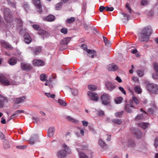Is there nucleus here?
Returning a JSON list of instances; mask_svg holds the SVG:
<instances>
[{
    "label": "nucleus",
    "mask_w": 158,
    "mask_h": 158,
    "mask_svg": "<svg viewBox=\"0 0 158 158\" xmlns=\"http://www.w3.org/2000/svg\"><path fill=\"white\" fill-rule=\"evenodd\" d=\"M80 158H88V156L85 153L82 152L79 153Z\"/></svg>",
    "instance_id": "obj_49"
},
{
    "label": "nucleus",
    "mask_w": 158,
    "mask_h": 158,
    "mask_svg": "<svg viewBox=\"0 0 158 158\" xmlns=\"http://www.w3.org/2000/svg\"><path fill=\"white\" fill-rule=\"evenodd\" d=\"M107 89L109 91H112L115 88V85L112 82L107 81L105 84Z\"/></svg>",
    "instance_id": "obj_12"
},
{
    "label": "nucleus",
    "mask_w": 158,
    "mask_h": 158,
    "mask_svg": "<svg viewBox=\"0 0 158 158\" xmlns=\"http://www.w3.org/2000/svg\"><path fill=\"white\" fill-rule=\"evenodd\" d=\"M98 144L102 148H104L106 146L105 143L101 139H99Z\"/></svg>",
    "instance_id": "obj_31"
},
{
    "label": "nucleus",
    "mask_w": 158,
    "mask_h": 158,
    "mask_svg": "<svg viewBox=\"0 0 158 158\" xmlns=\"http://www.w3.org/2000/svg\"><path fill=\"white\" fill-rule=\"evenodd\" d=\"M71 40V38L70 37L64 38L60 41V43L61 45L67 44Z\"/></svg>",
    "instance_id": "obj_19"
},
{
    "label": "nucleus",
    "mask_w": 158,
    "mask_h": 158,
    "mask_svg": "<svg viewBox=\"0 0 158 158\" xmlns=\"http://www.w3.org/2000/svg\"><path fill=\"white\" fill-rule=\"evenodd\" d=\"M67 118H68L69 120L72 122L77 123L78 122V121L77 120L69 116Z\"/></svg>",
    "instance_id": "obj_51"
},
{
    "label": "nucleus",
    "mask_w": 158,
    "mask_h": 158,
    "mask_svg": "<svg viewBox=\"0 0 158 158\" xmlns=\"http://www.w3.org/2000/svg\"><path fill=\"white\" fill-rule=\"evenodd\" d=\"M102 103L104 105H107L110 102V97L107 94H104L101 97Z\"/></svg>",
    "instance_id": "obj_4"
},
{
    "label": "nucleus",
    "mask_w": 158,
    "mask_h": 158,
    "mask_svg": "<svg viewBox=\"0 0 158 158\" xmlns=\"http://www.w3.org/2000/svg\"><path fill=\"white\" fill-rule=\"evenodd\" d=\"M63 148L66 153L69 154L71 152V150L65 144H64L63 145Z\"/></svg>",
    "instance_id": "obj_32"
},
{
    "label": "nucleus",
    "mask_w": 158,
    "mask_h": 158,
    "mask_svg": "<svg viewBox=\"0 0 158 158\" xmlns=\"http://www.w3.org/2000/svg\"><path fill=\"white\" fill-rule=\"evenodd\" d=\"M21 66L23 70L26 71H29L33 69L32 67L30 64L26 63H21Z\"/></svg>",
    "instance_id": "obj_5"
},
{
    "label": "nucleus",
    "mask_w": 158,
    "mask_h": 158,
    "mask_svg": "<svg viewBox=\"0 0 158 158\" xmlns=\"http://www.w3.org/2000/svg\"><path fill=\"white\" fill-rule=\"evenodd\" d=\"M112 121L114 124L120 125L122 123V121L121 119H114L112 120Z\"/></svg>",
    "instance_id": "obj_27"
},
{
    "label": "nucleus",
    "mask_w": 158,
    "mask_h": 158,
    "mask_svg": "<svg viewBox=\"0 0 158 158\" xmlns=\"http://www.w3.org/2000/svg\"><path fill=\"white\" fill-rule=\"evenodd\" d=\"M16 21L19 24V26H21L23 24V22L20 18H17L16 19Z\"/></svg>",
    "instance_id": "obj_48"
},
{
    "label": "nucleus",
    "mask_w": 158,
    "mask_h": 158,
    "mask_svg": "<svg viewBox=\"0 0 158 158\" xmlns=\"http://www.w3.org/2000/svg\"><path fill=\"white\" fill-rule=\"evenodd\" d=\"M32 1L36 8L38 9L37 11L40 13H41L42 12V10H41V6L40 0H32Z\"/></svg>",
    "instance_id": "obj_9"
},
{
    "label": "nucleus",
    "mask_w": 158,
    "mask_h": 158,
    "mask_svg": "<svg viewBox=\"0 0 158 158\" xmlns=\"http://www.w3.org/2000/svg\"><path fill=\"white\" fill-rule=\"evenodd\" d=\"M139 77H141L144 74V72L143 71L138 70L136 71Z\"/></svg>",
    "instance_id": "obj_46"
},
{
    "label": "nucleus",
    "mask_w": 158,
    "mask_h": 158,
    "mask_svg": "<svg viewBox=\"0 0 158 158\" xmlns=\"http://www.w3.org/2000/svg\"><path fill=\"white\" fill-rule=\"evenodd\" d=\"M62 6V2H60L56 4L55 6V9L56 10H59L61 9Z\"/></svg>",
    "instance_id": "obj_39"
},
{
    "label": "nucleus",
    "mask_w": 158,
    "mask_h": 158,
    "mask_svg": "<svg viewBox=\"0 0 158 158\" xmlns=\"http://www.w3.org/2000/svg\"><path fill=\"white\" fill-rule=\"evenodd\" d=\"M1 44L2 47L6 49H11L13 48L12 47L9 43L4 40L1 41Z\"/></svg>",
    "instance_id": "obj_16"
},
{
    "label": "nucleus",
    "mask_w": 158,
    "mask_h": 158,
    "mask_svg": "<svg viewBox=\"0 0 158 158\" xmlns=\"http://www.w3.org/2000/svg\"><path fill=\"white\" fill-rule=\"evenodd\" d=\"M23 6L24 9L27 10L29 8V6L27 3V2H25L23 5Z\"/></svg>",
    "instance_id": "obj_56"
},
{
    "label": "nucleus",
    "mask_w": 158,
    "mask_h": 158,
    "mask_svg": "<svg viewBox=\"0 0 158 158\" xmlns=\"http://www.w3.org/2000/svg\"><path fill=\"white\" fill-rule=\"evenodd\" d=\"M80 48L83 49H87V46L85 44H83L81 45Z\"/></svg>",
    "instance_id": "obj_63"
},
{
    "label": "nucleus",
    "mask_w": 158,
    "mask_h": 158,
    "mask_svg": "<svg viewBox=\"0 0 158 158\" xmlns=\"http://www.w3.org/2000/svg\"><path fill=\"white\" fill-rule=\"evenodd\" d=\"M55 131V127H50L48 131L47 135L49 138H52L54 135Z\"/></svg>",
    "instance_id": "obj_13"
},
{
    "label": "nucleus",
    "mask_w": 158,
    "mask_h": 158,
    "mask_svg": "<svg viewBox=\"0 0 158 158\" xmlns=\"http://www.w3.org/2000/svg\"><path fill=\"white\" fill-rule=\"evenodd\" d=\"M45 94L48 97L51 98L53 99L55 97V95L54 94H52L50 93H45Z\"/></svg>",
    "instance_id": "obj_44"
},
{
    "label": "nucleus",
    "mask_w": 158,
    "mask_h": 158,
    "mask_svg": "<svg viewBox=\"0 0 158 158\" xmlns=\"http://www.w3.org/2000/svg\"><path fill=\"white\" fill-rule=\"evenodd\" d=\"M152 32V29L150 26L144 28L139 35L140 39L142 41H147Z\"/></svg>",
    "instance_id": "obj_1"
},
{
    "label": "nucleus",
    "mask_w": 158,
    "mask_h": 158,
    "mask_svg": "<svg viewBox=\"0 0 158 158\" xmlns=\"http://www.w3.org/2000/svg\"><path fill=\"white\" fill-rule=\"evenodd\" d=\"M143 116L142 114H139L136 117L135 119L137 120H139L140 119H143Z\"/></svg>",
    "instance_id": "obj_50"
},
{
    "label": "nucleus",
    "mask_w": 158,
    "mask_h": 158,
    "mask_svg": "<svg viewBox=\"0 0 158 158\" xmlns=\"http://www.w3.org/2000/svg\"><path fill=\"white\" fill-rule=\"evenodd\" d=\"M127 49H129L132 48V49H137V48H137L135 44H129L127 45Z\"/></svg>",
    "instance_id": "obj_28"
},
{
    "label": "nucleus",
    "mask_w": 158,
    "mask_h": 158,
    "mask_svg": "<svg viewBox=\"0 0 158 158\" xmlns=\"http://www.w3.org/2000/svg\"><path fill=\"white\" fill-rule=\"evenodd\" d=\"M7 2H8V3L9 5L11 7H12L13 8H16V4L10 0H6Z\"/></svg>",
    "instance_id": "obj_34"
},
{
    "label": "nucleus",
    "mask_w": 158,
    "mask_h": 158,
    "mask_svg": "<svg viewBox=\"0 0 158 158\" xmlns=\"http://www.w3.org/2000/svg\"><path fill=\"white\" fill-rule=\"evenodd\" d=\"M2 97V99H0V108H2L4 107V102L5 101H7V99L5 97L1 95L0 96Z\"/></svg>",
    "instance_id": "obj_25"
},
{
    "label": "nucleus",
    "mask_w": 158,
    "mask_h": 158,
    "mask_svg": "<svg viewBox=\"0 0 158 158\" xmlns=\"http://www.w3.org/2000/svg\"><path fill=\"white\" fill-rule=\"evenodd\" d=\"M105 9L107 11H112L114 9L113 7H109L108 6H106Z\"/></svg>",
    "instance_id": "obj_55"
},
{
    "label": "nucleus",
    "mask_w": 158,
    "mask_h": 158,
    "mask_svg": "<svg viewBox=\"0 0 158 158\" xmlns=\"http://www.w3.org/2000/svg\"><path fill=\"white\" fill-rule=\"evenodd\" d=\"M3 146L5 149H8L10 148V145L8 141L6 139L4 140Z\"/></svg>",
    "instance_id": "obj_26"
},
{
    "label": "nucleus",
    "mask_w": 158,
    "mask_h": 158,
    "mask_svg": "<svg viewBox=\"0 0 158 158\" xmlns=\"http://www.w3.org/2000/svg\"><path fill=\"white\" fill-rule=\"evenodd\" d=\"M10 12V10L9 8H4V18L7 23H10L13 21V18Z\"/></svg>",
    "instance_id": "obj_2"
},
{
    "label": "nucleus",
    "mask_w": 158,
    "mask_h": 158,
    "mask_svg": "<svg viewBox=\"0 0 158 158\" xmlns=\"http://www.w3.org/2000/svg\"><path fill=\"white\" fill-rule=\"evenodd\" d=\"M37 138V135H35L33 137H32L30 139L29 143L31 144H33L34 143L35 141L34 138Z\"/></svg>",
    "instance_id": "obj_42"
},
{
    "label": "nucleus",
    "mask_w": 158,
    "mask_h": 158,
    "mask_svg": "<svg viewBox=\"0 0 158 158\" xmlns=\"http://www.w3.org/2000/svg\"><path fill=\"white\" fill-rule=\"evenodd\" d=\"M46 76L45 74H42L40 75V78L41 81H45L46 82L48 81V80L46 79Z\"/></svg>",
    "instance_id": "obj_38"
},
{
    "label": "nucleus",
    "mask_w": 158,
    "mask_h": 158,
    "mask_svg": "<svg viewBox=\"0 0 158 158\" xmlns=\"http://www.w3.org/2000/svg\"><path fill=\"white\" fill-rule=\"evenodd\" d=\"M87 52V55L90 56L92 58H94V57L96 55V52L94 50H85Z\"/></svg>",
    "instance_id": "obj_15"
},
{
    "label": "nucleus",
    "mask_w": 158,
    "mask_h": 158,
    "mask_svg": "<svg viewBox=\"0 0 158 158\" xmlns=\"http://www.w3.org/2000/svg\"><path fill=\"white\" fill-rule=\"evenodd\" d=\"M61 32L64 34H66L68 32V30L67 28H63L60 30Z\"/></svg>",
    "instance_id": "obj_54"
},
{
    "label": "nucleus",
    "mask_w": 158,
    "mask_h": 158,
    "mask_svg": "<svg viewBox=\"0 0 158 158\" xmlns=\"http://www.w3.org/2000/svg\"><path fill=\"white\" fill-rule=\"evenodd\" d=\"M148 2L147 0H142L141 1V4L143 5H145L148 4Z\"/></svg>",
    "instance_id": "obj_58"
},
{
    "label": "nucleus",
    "mask_w": 158,
    "mask_h": 158,
    "mask_svg": "<svg viewBox=\"0 0 158 158\" xmlns=\"http://www.w3.org/2000/svg\"><path fill=\"white\" fill-rule=\"evenodd\" d=\"M87 94L91 100L95 102H97L98 100V96L97 94L89 91L87 93Z\"/></svg>",
    "instance_id": "obj_7"
},
{
    "label": "nucleus",
    "mask_w": 158,
    "mask_h": 158,
    "mask_svg": "<svg viewBox=\"0 0 158 158\" xmlns=\"http://www.w3.org/2000/svg\"><path fill=\"white\" fill-rule=\"evenodd\" d=\"M132 99L133 102L136 104H138L139 103V101L138 98L135 97H132Z\"/></svg>",
    "instance_id": "obj_45"
},
{
    "label": "nucleus",
    "mask_w": 158,
    "mask_h": 158,
    "mask_svg": "<svg viewBox=\"0 0 158 158\" xmlns=\"http://www.w3.org/2000/svg\"><path fill=\"white\" fill-rule=\"evenodd\" d=\"M125 7L127 10H128L129 13H131L132 11V9L130 6V5L129 3H127L125 5Z\"/></svg>",
    "instance_id": "obj_40"
},
{
    "label": "nucleus",
    "mask_w": 158,
    "mask_h": 158,
    "mask_svg": "<svg viewBox=\"0 0 158 158\" xmlns=\"http://www.w3.org/2000/svg\"><path fill=\"white\" fill-rule=\"evenodd\" d=\"M118 69V66L114 64H109L107 67V69L109 71H114Z\"/></svg>",
    "instance_id": "obj_14"
},
{
    "label": "nucleus",
    "mask_w": 158,
    "mask_h": 158,
    "mask_svg": "<svg viewBox=\"0 0 158 158\" xmlns=\"http://www.w3.org/2000/svg\"><path fill=\"white\" fill-rule=\"evenodd\" d=\"M135 108V106L133 105V102L131 101L130 102L129 104H127L126 105L125 110V111L129 113H131L132 112V110Z\"/></svg>",
    "instance_id": "obj_8"
},
{
    "label": "nucleus",
    "mask_w": 158,
    "mask_h": 158,
    "mask_svg": "<svg viewBox=\"0 0 158 158\" xmlns=\"http://www.w3.org/2000/svg\"><path fill=\"white\" fill-rule=\"evenodd\" d=\"M135 91L138 94H140L141 93V89L139 86H136L135 87Z\"/></svg>",
    "instance_id": "obj_37"
},
{
    "label": "nucleus",
    "mask_w": 158,
    "mask_h": 158,
    "mask_svg": "<svg viewBox=\"0 0 158 158\" xmlns=\"http://www.w3.org/2000/svg\"><path fill=\"white\" fill-rule=\"evenodd\" d=\"M118 88L125 95L126 94V92L123 87H119Z\"/></svg>",
    "instance_id": "obj_59"
},
{
    "label": "nucleus",
    "mask_w": 158,
    "mask_h": 158,
    "mask_svg": "<svg viewBox=\"0 0 158 158\" xmlns=\"http://www.w3.org/2000/svg\"><path fill=\"white\" fill-rule=\"evenodd\" d=\"M128 144L130 147H133L135 145L134 141L132 140H130L128 141Z\"/></svg>",
    "instance_id": "obj_43"
},
{
    "label": "nucleus",
    "mask_w": 158,
    "mask_h": 158,
    "mask_svg": "<svg viewBox=\"0 0 158 158\" xmlns=\"http://www.w3.org/2000/svg\"><path fill=\"white\" fill-rule=\"evenodd\" d=\"M24 111L23 110H19L15 111L14 113L12 114L10 118V119L13 118L14 117L17 116V115L21 113H24Z\"/></svg>",
    "instance_id": "obj_21"
},
{
    "label": "nucleus",
    "mask_w": 158,
    "mask_h": 158,
    "mask_svg": "<svg viewBox=\"0 0 158 158\" xmlns=\"http://www.w3.org/2000/svg\"><path fill=\"white\" fill-rule=\"evenodd\" d=\"M38 33L41 35L43 38L47 37L49 36V34L47 32L42 29L40 30Z\"/></svg>",
    "instance_id": "obj_17"
},
{
    "label": "nucleus",
    "mask_w": 158,
    "mask_h": 158,
    "mask_svg": "<svg viewBox=\"0 0 158 158\" xmlns=\"http://www.w3.org/2000/svg\"><path fill=\"white\" fill-rule=\"evenodd\" d=\"M88 88L89 89L91 90L95 91L97 89V87L94 85H88Z\"/></svg>",
    "instance_id": "obj_41"
},
{
    "label": "nucleus",
    "mask_w": 158,
    "mask_h": 158,
    "mask_svg": "<svg viewBox=\"0 0 158 158\" xmlns=\"http://www.w3.org/2000/svg\"><path fill=\"white\" fill-rule=\"evenodd\" d=\"M153 67L156 73L152 74V77L154 79H158V64L156 62L154 63Z\"/></svg>",
    "instance_id": "obj_11"
},
{
    "label": "nucleus",
    "mask_w": 158,
    "mask_h": 158,
    "mask_svg": "<svg viewBox=\"0 0 158 158\" xmlns=\"http://www.w3.org/2000/svg\"><path fill=\"white\" fill-rule=\"evenodd\" d=\"M122 15H123V17L124 18V19L126 20L127 21L129 19V18L130 17V15H127L125 13H121Z\"/></svg>",
    "instance_id": "obj_47"
},
{
    "label": "nucleus",
    "mask_w": 158,
    "mask_h": 158,
    "mask_svg": "<svg viewBox=\"0 0 158 158\" xmlns=\"http://www.w3.org/2000/svg\"><path fill=\"white\" fill-rule=\"evenodd\" d=\"M0 82L5 86H8L12 84L4 75L1 74H0Z\"/></svg>",
    "instance_id": "obj_6"
},
{
    "label": "nucleus",
    "mask_w": 158,
    "mask_h": 158,
    "mask_svg": "<svg viewBox=\"0 0 158 158\" xmlns=\"http://www.w3.org/2000/svg\"><path fill=\"white\" fill-rule=\"evenodd\" d=\"M27 147L26 145H23L22 146H17L16 148L18 149H25Z\"/></svg>",
    "instance_id": "obj_61"
},
{
    "label": "nucleus",
    "mask_w": 158,
    "mask_h": 158,
    "mask_svg": "<svg viewBox=\"0 0 158 158\" xmlns=\"http://www.w3.org/2000/svg\"><path fill=\"white\" fill-rule=\"evenodd\" d=\"M41 52V50H35L34 51V53L35 55H37L38 54Z\"/></svg>",
    "instance_id": "obj_64"
},
{
    "label": "nucleus",
    "mask_w": 158,
    "mask_h": 158,
    "mask_svg": "<svg viewBox=\"0 0 158 158\" xmlns=\"http://www.w3.org/2000/svg\"><path fill=\"white\" fill-rule=\"evenodd\" d=\"M133 132L134 134L137 138H139L141 137L142 136L141 132L139 130L135 129L134 130Z\"/></svg>",
    "instance_id": "obj_20"
},
{
    "label": "nucleus",
    "mask_w": 158,
    "mask_h": 158,
    "mask_svg": "<svg viewBox=\"0 0 158 158\" xmlns=\"http://www.w3.org/2000/svg\"><path fill=\"white\" fill-rule=\"evenodd\" d=\"M32 40L29 34L27 33L24 35V41L26 43L29 44Z\"/></svg>",
    "instance_id": "obj_18"
},
{
    "label": "nucleus",
    "mask_w": 158,
    "mask_h": 158,
    "mask_svg": "<svg viewBox=\"0 0 158 158\" xmlns=\"http://www.w3.org/2000/svg\"><path fill=\"white\" fill-rule=\"evenodd\" d=\"M123 111L116 113L115 114V115L116 117H120L123 114Z\"/></svg>",
    "instance_id": "obj_52"
},
{
    "label": "nucleus",
    "mask_w": 158,
    "mask_h": 158,
    "mask_svg": "<svg viewBox=\"0 0 158 158\" xmlns=\"http://www.w3.org/2000/svg\"><path fill=\"white\" fill-rule=\"evenodd\" d=\"M106 9V7L103 6H100L99 7V10L100 12H102Z\"/></svg>",
    "instance_id": "obj_62"
},
{
    "label": "nucleus",
    "mask_w": 158,
    "mask_h": 158,
    "mask_svg": "<svg viewBox=\"0 0 158 158\" xmlns=\"http://www.w3.org/2000/svg\"><path fill=\"white\" fill-rule=\"evenodd\" d=\"M66 153L64 150H61L59 151L57 154L58 156L60 158H63L65 157Z\"/></svg>",
    "instance_id": "obj_22"
},
{
    "label": "nucleus",
    "mask_w": 158,
    "mask_h": 158,
    "mask_svg": "<svg viewBox=\"0 0 158 158\" xmlns=\"http://www.w3.org/2000/svg\"><path fill=\"white\" fill-rule=\"evenodd\" d=\"M139 126L144 129H146L149 125L148 123H142L139 124Z\"/></svg>",
    "instance_id": "obj_30"
},
{
    "label": "nucleus",
    "mask_w": 158,
    "mask_h": 158,
    "mask_svg": "<svg viewBox=\"0 0 158 158\" xmlns=\"http://www.w3.org/2000/svg\"><path fill=\"white\" fill-rule=\"evenodd\" d=\"M123 99L122 97H118L116 98L114 100L116 104H119L121 103Z\"/></svg>",
    "instance_id": "obj_35"
},
{
    "label": "nucleus",
    "mask_w": 158,
    "mask_h": 158,
    "mask_svg": "<svg viewBox=\"0 0 158 158\" xmlns=\"http://www.w3.org/2000/svg\"><path fill=\"white\" fill-rule=\"evenodd\" d=\"M33 64L35 66H44L45 64L44 62L41 60L35 59L32 62Z\"/></svg>",
    "instance_id": "obj_10"
},
{
    "label": "nucleus",
    "mask_w": 158,
    "mask_h": 158,
    "mask_svg": "<svg viewBox=\"0 0 158 158\" xmlns=\"http://www.w3.org/2000/svg\"><path fill=\"white\" fill-rule=\"evenodd\" d=\"M57 102L61 106H66L67 105V103L64 100L61 99H59L58 100Z\"/></svg>",
    "instance_id": "obj_33"
},
{
    "label": "nucleus",
    "mask_w": 158,
    "mask_h": 158,
    "mask_svg": "<svg viewBox=\"0 0 158 158\" xmlns=\"http://www.w3.org/2000/svg\"><path fill=\"white\" fill-rule=\"evenodd\" d=\"M149 92L153 94L158 93V85L154 84H149L146 86Z\"/></svg>",
    "instance_id": "obj_3"
},
{
    "label": "nucleus",
    "mask_w": 158,
    "mask_h": 158,
    "mask_svg": "<svg viewBox=\"0 0 158 158\" xmlns=\"http://www.w3.org/2000/svg\"><path fill=\"white\" fill-rule=\"evenodd\" d=\"M32 26L33 28L36 30H39L40 28V26L37 24L33 25Z\"/></svg>",
    "instance_id": "obj_53"
},
{
    "label": "nucleus",
    "mask_w": 158,
    "mask_h": 158,
    "mask_svg": "<svg viewBox=\"0 0 158 158\" xmlns=\"http://www.w3.org/2000/svg\"><path fill=\"white\" fill-rule=\"evenodd\" d=\"M75 20V18L73 17H72L70 18L66 19V23L69 24L71 23L74 22Z\"/></svg>",
    "instance_id": "obj_36"
},
{
    "label": "nucleus",
    "mask_w": 158,
    "mask_h": 158,
    "mask_svg": "<svg viewBox=\"0 0 158 158\" xmlns=\"http://www.w3.org/2000/svg\"><path fill=\"white\" fill-rule=\"evenodd\" d=\"M26 98L25 97L23 96L21 98H17L15 102L16 104H18L20 103L23 102H24V100Z\"/></svg>",
    "instance_id": "obj_24"
},
{
    "label": "nucleus",
    "mask_w": 158,
    "mask_h": 158,
    "mask_svg": "<svg viewBox=\"0 0 158 158\" xmlns=\"http://www.w3.org/2000/svg\"><path fill=\"white\" fill-rule=\"evenodd\" d=\"M98 113L99 115L100 116H103L104 114V113L103 111L99 110L98 111Z\"/></svg>",
    "instance_id": "obj_57"
},
{
    "label": "nucleus",
    "mask_w": 158,
    "mask_h": 158,
    "mask_svg": "<svg viewBox=\"0 0 158 158\" xmlns=\"http://www.w3.org/2000/svg\"><path fill=\"white\" fill-rule=\"evenodd\" d=\"M154 146L156 148L158 146V138H156L155 139V142L154 143Z\"/></svg>",
    "instance_id": "obj_60"
},
{
    "label": "nucleus",
    "mask_w": 158,
    "mask_h": 158,
    "mask_svg": "<svg viewBox=\"0 0 158 158\" xmlns=\"http://www.w3.org/2000/svg\"><path fill=\"white\" fill-rule=\"evenodd\" d=\"M17 60L14 57L10 58L8 61L9 64L10 65H14L17 63Z\"/></svg>",
    "instance_id": "obj_23"
},
{
    "label": "nucleus",
    "mask_w": 158,
    "mask_h": 158,
    "mask_svg": "<svg viewBox=\"0 0 158 158\" xmlns=\"http://www.w3.org/2000/svg\"><path fill=\"white\" fill-rule=\"evenodd\" d=\"M55 17L54 15H50L47 17L46 19L47 21L49 22H52L54 20Z\"/></svg>",
    "instance_id": "obj_29"
}]
</instances>
